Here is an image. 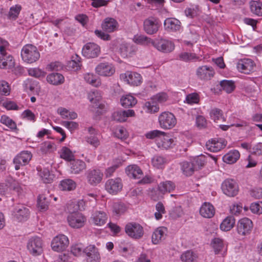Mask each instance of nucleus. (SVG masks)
Returning a JSON list of instances; mask_svg holds the SVG:
<instances>
[{
  "instance_id": "obj_1",
  "label": "nucleus",
  "mask_w": 262,
  "mask_h": 262,
  "mask_svg": "<svg viewBox=\"0 0 262 262\" xmlns=\"http://www.w3.org/2000/svg\"><path fill=\"white\" fill-rule=\"evenodd\" d=\"M145 136L148 139L156 138V141L159 148L167 149L172 147L174 140L168 134L159 130H154L147 133Z\"/></svg>"
},
{
  "instance_id": "obj_2",
  "label": "nucleus",
  "mask_w": 262,
  "mask_h": 262,
  "mask_svg": "<svg viewBox=\"0 0 262 262\" xmlns=\"http://www.w3.org/2000/svg\"><path fill=\"white\" fill-rule=\"evenodd\" d=\"M21 56L24 61L32 63L36 61L39 58L40 54L35 46L28 44L23 48Z\"/></svg>"
},
{
  "instance_id": "obj_3",
  "label": "nucleus",
  "mask_w": 262,
  "mask_h": 262,
  "mask_svg": "<svg viewBox=\"0 0 262 262\" xmlns=\"http://www.w3.org/2000/svg\"><path fill=\"white\" fill-rule=\"evenodd\" d=\"M224 194L229 197L236 196L239 192V186L237 182L233 179L225 180L221 185Z\"/></svg>"
},
{
  "instance_id": "obj_4",
  "label": "nucleus",
  "mask_w": 262,
  "mask_h": 262,
  "mask_svg": "<svg viewBox=\"0 0 262 262\" xmlns=\"http://www.w3.org/2000/svg\"><path fill=\"white\" fill-rule=\"evenodd\" d=\"M125 231L128 236L135 239L141 238L144 234L142 226L135 222L127 224L125 227Z\"/></svg>"
},
{
  "instance_id": "obj_5",
  "label": "nucleus",
  "mask_w": 262,
  "mask_h": 262,
  "mask_svg": "<svg viewBox=\"0 0 262 262\" xmlns=\"http://www.w3.org/2000/svg\"><path fill=\"white\" fill-rule=\"evenodd\" d=\"M159 122L161 128L171 129L176 124L177 120L173 114L164 112L159 116Z\"/></svg>"
},
{
  "instance_id": "obj_6",
  "label": "nucleus",
  "mask_w": 262,
  "mask_h": 262,
  "mask_svg": "<svg viewBox=\"0 0 262 262\" xmlns=\"http://www.w3.org/2000/svg\"><path fill=\"white\" fill-rule=\"evenodd\" d=\"M152 45L159 51L168 53L171 52L174 49V44L170 40L160 38L156 39L152 42Z\"/></svg>"
},
{
  "instance_id": "obj_7",
  "label": "nucleus",
  "mask_w": 262,
  "mask_h": 262,
  "mask_svg": "<svg viewBox=\"0 0 262 262\" xmlns=\"http://www.w3.org/2000/svg\"><path fill=\"white\" fill-rule=\"evenodd\" d=\"M103 177V172L99 169H89L85 172L87 182L91 186H95L101 183Z\"/></svg>"
},
{
  "instance_id": "obj_8",
  "label": "nucleus",
  "mask_w": 262,
  "mask_h": 262,
  "mask_svg": "<svg viewBox=\"0 0 262 262\" xmlns=\"http://www.w3.org/2000/svg\"><path fill=\"white\" fill-rule=\"evenodd\" d=\"M67 220L72 228H80L84 226L86 218L81 213L74 212L68 215Z\"/></svg>"
},
{
  "instance_id": "obj_9",
  "label": "nucleus",
  "mask_w": 262,
  "mask_h": 262,
  "mask_svg": "<svg viewBox=\"0 0 262 262\" xmlns=\"http://www.w3.org/2000/svg\"><path fill=\"white\" fill-rule=\"evenodd\" d=\"M27 248L32 254L40 255L42 252V240L38 236L31 237L28 241Z\"/></svg>"
},
{
  "instance_id": "obj_10",
  "label": "nucleus",
  "mask_w": 262,
  "mask_h": 262,
  "mask_svg": "<svg viewBox=\"0 0 262 262\" xmlns=\"http://www.w3.org/2000/svg\"><path fill=\"white\" fill-rule=\"evenodd\" d=\"M100 53V47L95 43L88 42L83 47L82 54L87 58L97 57Z\"/></svg>"
},
{
  "instance_id": "obj_11",
  "label": "nucleus",
  "mask_w": 262,
  "mask_h": 262,
  "mask_svg": "<svg viewBox=\"0 0 262 262\" xmlns=\"http://www.w3.org/2000/svg\"><path fill=\"white\" fill-rule=\"evenodd\" d=\"M69 244L67 236L63 234H59L55 236L51 243L52 249L57 252L64 250L67 248Z\"/></svg>"
},
{
  "instance_id": "obj_12",
  "label": "nucleus",
  "mask_w": 262,
  "mask_h": 262,
  "mask_svg": "<svg viewBox=\"0 0 262 262\" xmlns=\"http://www.w3.org/2000/svg\"><path fill=\"white\" fill-rule=\"evenodd\" d=\"M123 187L120 178L111 179L106 181L105 184L106 190L110 194H116L120 192Z\"/></svg>"
},
{
  "instance_id": "obj_13",
  "label": "nucleus",
  "mask_w": 262,
  "mask_h": 262,
  "mask_svg": "<svg viewBox=\"0 0 262 262\" xmlns=\"http://www.w3.org/2000/svg\"><path fill=\"white\" fill-rule=\"evenodd\" d=\"M196 75L200 79L208 81L214 76L215 71L212 67L204 65L196 69Z\"/></svg>"
},
{
  "instance_id": "obj_14",
  "label": "nucleus",
  "mask_w": 262,
  "mask_h": 262,
  "mask_svg": "<svg viewBox=\"0 0 262 262\" xmlns=\"http://www.w3.org/2000/svg\"><path fill=\"white\" fill-rule=\"evenodd\" d=\"M32 158L31 152L23 151L17 155L13 159V163L15 165V169L18 170L20 166L27 164Z\"/></svg>"
},
{
  "instance_id": "obj_15",
  "label": "nucleus",
  "mask_w": 262,
  "mask_h": 262,
  "mask_svg": "<svg viewBox=\"0 0 262 262\" xmlns=\"http://www.w3.org/2000/svg\"><path fill=\"white\" fill-rule=\"evenodd\" d=\"M13 218L18 222H24L28 220L30 215L28 208L22 205L16 206L13 212Z\"/></svg>"
},
{
  "instance_id": "obj_16",
  "label": "nucleus",
  "mask_w": 262,
  "mask_h": 262,
  "mask_svg": "<svg viewBox=\"0 0 262 262\" xmlns=\"http://www.w3.org/2000/svg\"><path fill=\"white\" fill-rule=\"evenodd\" d=\"M255 66V64L252 59L244 58L238 61L236 68L239 72L249 74L253 71Z\"/></svg>"
},
{
  "instance_id": "obj_17",
  "label": "nucleus",
  "mask_w": 262,
  "mask_h": 262,
  "mask_svg": "<svg viewBox=\"0 0 262 262\" xmlns=\"http://www.w3.org/2000/svg\"><path fill=\"white\" fill-rule=\"evenodd\" d=\"M253 223L251 220L244 217L239 220L237 224V231L239 234L246 235L251 232Z\"/></svg>"
},
{
  "instance_id": "obj_18",
  "label": "nucleus",
  "mask_w": 262,
  "mask_h": 262,
  "mask_svg": "<svg viewBox=\"0 0 262 262\" xmlns=\"http://www.w3.org/2000/svg\"><path fill=\"white\" fill-rule=\"evenodd\" d=\"M159 27V25L157 20L154 17L148 18L144 21V30L148 34L152 35L156 33Z\"/></svg>"
},
{
  "instance_id": "obj_19",
  "label": "nucleus",
  "mask_w": 262,
  "mask_h": 262,
  "mask_svg": "<svg viewBox=\"0 0 262 262\" xmlns=\"http://www.w3.org/2000/svg\"><path fill=\"white\" fill-rule=\"evenodd\" d=\"M226 145L224 139H211L206 143L207 149L211 152H217L224 148Z\"/></svg>"
},
{
  "instance_id": "obj_20",
  "label": "nucleus",
  "mask_w": 262,
  "mask_h": 262,
  "mask_svg": "<svg viewBox=\"0 0 262 262\" xmlns=\"http://www.w3.org/2000/svg\"><path fill=\"white\" fill-rule=\"evenodd\" d=\"M135 115V112L133 110H120L113 113L112 118L115 121L122 122L125 121L128 117H133Z\"/></svg>"
},
{
  "instance_id": "obj_21",
  "label": "nucleus",
  "mask_w": 262,
  "mask_h": 262,
  "mask_svg": "<svg viewBox=\"0 0 262 262\" xmlns=\"http://www.w3.org/2000/svg\"><path fill=\"white\" fill-rule=\"evenodd\" d=\"M88 256L89 262H99L100 258V254L98 249L94 246L90 245L84 248L83 250Z\"/></svg>"
},
{
  "instance_id": "obj_22",
  "label": "nucleus",
  "mask_w": 262,
  "mask_h": 262,
  "mask_svg": "<svg viewBox=\"0 0 262 262\" xmlns=\"http://www.w3.org/2000/svg\"><path fill=\"white\" fill-rule=\"evenodd\" d=\"M120 79L124 82H141L142 77L137 72L127 71L120 75Z\"/></svg>"
},
{
  "instance_id": "obj_23",
  "label": "nucleus",
  "mask_w": 262,
  "mask_h": 262,
  "mask_svg": "<svg viewBox=\"0 0 262 262\" xmlns=\"http://www.w3.org/2000/svg\"><path fill=\"white\" fill-rule=\"evenodd\" d=\"M70 171L73 174H79L86 168L85 163L80 159H73L70 163Z\"/></svg>"
},
{
  "instance_id": "obj_24",
  "label": "nucleus",
  "mask_w": 262,
  "mask_h": 262,
  "mask_svg": "<svg viewBox=\"0 0 262 262\" xmlns=\"http://www.w3.org/2000/svg\"><path fill=\"white\" fill-rule=\"evenodd\" d=\"M96 71L100 75L110 76L114 73L115 70L112 65L107 63H101L96 68Z\"/></svg>"
},
{
  "instance_id": "obj_25",
  "label": "nucleus",
  "mask_w": 262,
  "mask_h": 262,
  "mask_svg": "<svg viewBox=\"0 0 262 262\" xmlns=\"http://www.w3.org/2000/svg\"><path fill=\"white\" fill-rule=\"evenodd\" d=\"M165 29L168 31L176 32L181 29V23L174 18H167L164 22Z\"/></svg>"
},
{
  "instance_id": "obj_26",
  "label": "nucleus",
  "mask_w": 262,
  "mask_h": 262,
  "mask_svg": "<svg viewBox=\"0 0 262 262\" xmlns=\"http://www.w3.org/2000/svg\"><path fill=\"white\" fill-rule=\"evenodd\" d=\"M92 222L96 225L102 226L105 224L107 216L105 212L102 211H96L92 216Z\"/></svg>"
},
{
  "instance_id": "obj_27",
  "label": "nucleus",
  "mask_w": 262,
  "mask_h": 262,
  "mask_svg": "<svg viewBox=\"0 0 262 262\" xmlns=\"http://www.w3.org/2000/svg\"><path fill=\"white\" fill-rule=\"evenodd\" d=\"M51 196L48 191L47 194H40L37 199V205L41 210L45 211L48 209L50 203Z\"/></svg>"
},
{
  "instance_id": "obj_28",
  "label": "nucleus",
  "mask_w": 262,
  "mask_h": 262,
  "mask_svg": "<svg viewBox=\"0 0 262 262\" xmlns=\"http://www.w3.org/2000/svg\"><path fill=\"white\" fill-rule=\"evenodd\" d=\"M126 173L134 179H140L143 176V172L140 168L137 165H131L126 168Z\"/></svg>"
},
{
  "instance_id": "obj_29",
  "label": "nucleus",
  "mask_w": 262,
  "mask_h": 262,
  "mask_svg": "<svg viewBox=\"0 0 262 262\" xmlns=\"http://www.w3.org/2000/svg\"><path fill=\"white\" fill-rule=\"evenodd\" d=\"M166 228L160 227L156 229L153 232L151 236V241L154 244H158L166 237Z\"/></svg>"
},
{
  "instance_id": "obj_30",
  "label": "nucleus",
  "mask_w": 262,
  "mask_h": 262,
  "mask_svg": "<svg viewBox=\"0 0 262 262\" xmlns=\"http://www.w3.org/2000/svg\"><path fill=\"white\" fill-rule=\"evenodd\" d=\"M90 135L85 137L86 142L95 148H97L100 145V141L97 137V132L93 127L89 128Z\"/></svg>"
},
{
  "instance_id": "obj_31",
  "label": "nucleus",
  "mask_w": 262,
  "mask_h": 262,
  "mask_svg": "<svg viewBox=\"0 0 262 262\" xmlns=\"http://www.w3.org/2000/svg\"><path fill=\"white\" fill-rule=\"evenodd\" d=\"M21 8V6L18 4L13 6L10 7L8 13H6L2 16L10 20H15L18 18Z\"/></svg>"
},
{
  "instance_id": "obj_32",
  "label": "nucleus",
  "mask_w": 262,
  "mask_h": 262,
  "mask_svg": "<svg viewBox=\"0 0 262 262\" xmlns=\"http://www.w3.org/2000/svg\"><path fill=\"white\" fill-rule=\"evenodd\" d=\"M101 26L104 31L112 32L117 30L118 25L115 19L107 17L104 20Z\"/></svg>"
},
{
  "instance_id": "obj_33",
  "label": "nucleus",
  "mask_w": 262,
  "mask_h": 262,
  "mask_svg": "<svg viewBox=\"0 0 262 262\" xmlns=\"http://www.w3.org/2000/svg\"><path fill=\"white\" fill-rule=\"evenodd\" d=\"M15 67V61L13 57L8 55L7 56L0 55V68L12 69Z\"/></svg>"
},
{
  "instance_id": "obj_34",
  "label": "nucleus",
  "mask_w": 262,
  "mask_h": 262,
  "mask_svg": "<svg viewBox=\"0 0 262 262\" xmlns=\"http://www.w3.org/2000/svg\"><path fill=\"white\" fill-rule=\"evenodd\" d=\"M214 207L210 203H204L200 209L201 215L206 218L212 217L214 215Z\"/></svg>"
},
{
  "instance_id": "obj_35",
  "label": "nucleus",
  "mask_w": 262,
  "mask_h": 262,
  "mask_svg": "<svg viewBox=\"0 0 262 262\" xmlns=\"http://www.w3.org/2000/svg\"><path fill=\"white\" fill-rule=\"evenodd\" d=\"M240 154L238 150H233L226 154L223 157L224 162L228 164H233L237 161L239 158Z\"/></svg>"
},
{
  "instance_id": "obj_36",
  "label": "nucleus",
  "mask_w": 262,
  "mask_h": 262,
  "mask_svg": "<svg viewBox=\"0 0 262 262\" xmlns=\"http://www.w3.org/2000/svg\"><path fill=\"white\" fill-rule=\"evenodd\" d=\"M57 112L63 119L74 120L78 117L77 114L75 112H71L67 108L62 107L58 108Z\"/></svg>"
},
{
  "instance_id": "obj_37",
  "label": "nucleus",
  "mask_w": 262,
  "mask_h": 262,
  "mask_svg": "<svg viewBox=\"0 0 262 262\" xmlns=\"http://www.w3.org/2000/svg\"><path fill=\"white\" fill-rule=\"evenodd\" d=\"M37 170L38 174L44 183H50L53 179V176L50 174V171L47 168L41 169L37 167Z\"/></svg>"
},
{
  "instance_id": "obj_38",
  "label": "nucleus",
  "mask_w": 262,
  "mask_h": 262,
  "mask_svg": "<svg viewBox=\"0 0 262 262\" xmlns=\"http://www.w3.org/2000/svg\"><path fill=\"white\" fill-rule=\"evenodd\" d=\"M120 102L122 106L130 107H133L137 103V100L132 95H126L121 97Z\"/></svg>"
},
{
  "instance_id": "obj_39",
  "label": "nucleus",
  "mask_w": 262,
  "mask_h": 262,
  "mask_svg": "<svg viewBox=\"0 0 262 262\" xmlns=\"http://www.w3.org/2000/svg\"><path fill=\"white\" fill-rule=\"evenodd\" d=\"M235 224V219L232 216H228L221 224L220 228L222 230L228 231L230 230Z\"/></svg>"
},
{
  "instance_id": "obj_40",
  "label": "nucleus",
  "mask_w": 262,
  "mask_h": 262,
  "mask_svg": "<svg viewBox=\"0 0 262 262\" xmlns=\"http://www.w3.org/2000/svg\"><path fill=\"white\" fill-rule=\"evenodd\" d=\"M250 8L253 14L262 16V3L259 1H252L250 2Z\"/></svg>"
},
{
  "instance_id": "obj_41",
  "label": "nucleus",
  "mask_w": 262,
  "mask_h": 262,
  "mask_svg": "<svg viewBox=\"0 0 262 262\" xmlns=\"http://www.w3.org/2000/svg\"><path fill=\"white\" fill-rule=\"evenodd\" d=\"M76 186V183L73 180L70 179L62 180L59 185L61 190L67 191L74 190Z\"/></svg>"
},
{
  "instance_id": "obj_42",
  "label": "nucleus",
  "mask_w": 262,
  "mask_h": 262,
  "mask_svg": "<svg viewBox=\"0 0 262 262\" xmlns=\"http://www.w3.org/2000/svg\"><path fill=\"white\" fill-rule=\"evenodd\" d=\"M120 53L122 57L131 56L135 52V50L129 44L122 43L119 49Z\"/></svg>"
},
{
  "instance_id": "obj_43",
  "label": "nucleus",
  "mask_w": 262,
  "mask_h": 262,
  "mask_svg": "<svg viewBox=\"0 0 262 262\" xmlns=\"http://www.w3.org/2000/svg\"><path fill=\"white\" fill-rule=\"evenodd\" d=\"M174 184L171 181L161 182L158 186L159 191L162 193L170 192L174 190Z\"/></svg>"
},
{
  "instance_id": "obj_44",
  "label": "nucleus",
  "mask_w": 262,
  "mask_h": 262,
  "mask_svg": "<svg viewBox=\"0 0 262 262\" xmlns=\"http://www.w3.org/2000/svg\"><path fill=\"white\" fill-rule=\"evenodd\" d=\"M180 165L181 169L183 174L186 176H190L193 173L194 171V167L192 165L191 162L184 161L181 163Z\"/></svg>"
},
{
  "instance_id": "obj_45",
  "label": "nucleus",
  "mask_w": 262,
  "mask_h": 262,
  "mask_svg": "<svg viewBox=\"0 0 262 262\" xmlns=\"http://www.w3.org/2000/svg\"><path fill=\"white\" fill-rule=\"evenodd\" d=\"M113 213L117 215H121L127 210V207L124 204L120 202L114 203L112 205Z\"/></svg>"
},
{
  "instance_id": "obj_46",
  "label": "nucleus",
  "mask_w": 262,
  "mask_h": 262,
  "mask_svg": "<svg viewBox=\"0 0 262 262\" xmlns=\"http://www.w3.org/2000/svg\"><path fill=\"white\" fill-rule=\"evenodd\" d=\"M134 41L138 44L144 45H152V42L154 41L149 37L144 35H137L134 37Z\"/></svg>"
},
{
  "instance_id": "obj_47",
  "label": "nucleus",
  "mask_w": 262,
  "mask_h": 262,
  "mask_svg": "<svg viewBox=\"0 0 262 262\" xmlns=\"http://www.w3.org/2000/svg\"><path fill=\"white\" fill-rule=\"evenodd\" d=\"M0 121L2 124L6 125L12 130L17 129L15 122L6 115H2L1 117Z\"/></svg>"
},
{
  "instance_id": "obj_48",
  "label": "nucleus",
  "mask_w": 262,
  "mask_h": 262,
  "mask_svg": "<svg viewBox=\"0 0 262 262\" xmlns=\"http://www.w3.org/2000/svg\"><path fill=\"white\" fill-rule=\"evenodd\" d=\"M152 165L157 168H162L166 163V159L161 156L156 155L151 160Z\"/></svg>"
},
{
  "instance_id": "obj_49",
  "label": "nucleus",
  "mask_w": 262,
  "mask_h": 262,
  "mask_svg": "<svg viewBox=\"0 0 262 262\" xmlns=\"http://www.w3.org/2000/svg\"><path fill=\"white\" fill-rule=\"evenodd\" d=\"M24 88L25 91L30 94H37L40 91V87L36 83H32L30 84L26 83L24 85Z\"/></svg>"
},
{
  "instance_id": "obj_50",
  "label": "nucleus",
  "mask_w": 262,
  "mask_h": 262,
  "mask_svg": "<svg viewBox=\"0 0 262 262\" xmlns=\"http://www.w3.org/2000/svg\"><path fill=\"white\" fill-rule=\"evenodd\" d=\"M144 110L147 113H155L159 111V107L153 100L152 102H146L144 105Z\"/></svg>"
},
{
  "instance_id": "obj_51",
  "label": "nucleus",
  "mask_w": 262,
  "mask_h": 262,
  "mask_svg": "<svg viewBox=\"0 0 262 262\" xmlns=\"http://www.w3.org/2000/svg\"><path fill=\"white\" fill-rule=\"evenodd\" d=\"M196 257V254L191 250L184 252L181 256V260L184 262H193Z\"/></svg>"
},
{
  "instance_id": "obj_52",
  "label": "nucleus",
  "mask_w": 262,
  "mask_h": 262,
  "mask_svg": "<svg viewBox=\"0 0 262 262\" xmlns=\"http://www.w3.org/2000/svg\"><path fill=\"white\" fill-rule=\"evenodd\" d=\"M47 82H64V76L59 73H52L47 77Z\"/></svg>"
},
{
  "instance_id": "obj_53",
  "label": "nucleus",
  "mask_w": 262,
  "mask_h": 262,
  "mask_svg": "<svg viewBox=\"0 0 262 262\" xmlns=\"http://www.w3.org/2000/svg\"><path fill=\"white\" fill-rule=\"evenodd\" d=\"M199 11V7L198 6H191L190 7L186 8L185 14L187 17L192 18L198 15Z\"/></svg>"
},
{
  "instance_id": "obj_54",
  "label": "nucleus",
  "mask_w": 262,
  "mask_h": 262,
  "mask_svg": "<svg viewBox=\"0 0 262 262\" xmlns=\"http://www.w3.org/2000/svg\"><path fill=\"white\" fill-rule=\"evenodd\" d=\"M212 246L214 250L215 253H219L224 247L223 241L220 238H214L211 242Z\"/></svg>"
},
{
  "instance_id": "obj_55",
  "label": "nucleus",
  "mask_w": 262,
  "mask_h": 262,
  "mask_svg": "<svg viewBox=\"0 0 262 262\" xmlns=\"http://www.w3.org/2000/svg\"><path fill=\"white\" fill-rule=\"evenodd\" d=\"M60 157L67 161L71 162L73 160L74 156L69 148L63 147L61 149Z\"/></svg>"
},
{
  "instance_id": "obj_56",
  "label": "nucleus",
  "mask_w": 262,
  "mask_h": 262,
  "mask_svg": "<svg viewBox=\"0 0 262 262\" xmlns=\"http://www.w3.org/2000/svg\"><path fill=\"white\" fill-rule=\"evenodd\" d=\"M28 74L30 76L37 78L44 77L46 73L38 68H32L28 70Z\"/></svg>"
},
{
  "instance_id": "obj_57",
  "label": "nucleus",
  "mask_w": 262,
  "mask_h": 262,
  "mask_svg": "<svg viewBox=\"0 0 262 262\" xmlns=\"http://www.w3.org/2000/svg\"><path fill=\"white\" fill-rule=\"evenodd\" d=\"M61 124L71 133L78 129L79 127L78 123L74 121H62Z\"/></svg>"
},
{
  "instance_id": "obj_58",
  "label": "nucleus",
  "mask_w": 262,
  "mask_h": 262,
  "mask_svg": "<svg viewBox=\"0 0 262 262\" xmlns=\"http://www.w3.org/2000/svg\"><path fill=\"white\" fill-rule=\"evenodd\" d=\"M192 165L194 167V170H197L203 166L204 164V158L196 157L193 159L191 162Z\"/></svg>"
},
{
  "instance_id": "obj_59",
  "label": "nucleus",
  "mask_w": 262,
  "mask_h": 262,
  "mask_svg": "<svg viewBox=\"0 0 262 262\" xmlns=\"http://www.w3.org/2000/svg\"><path fill=\"white\" fill-rule=\"evenodd\" d=\"M84 250V247L81 244H76L71 247V252L75 256H79L83 253Z\"/></svg>"
},
{
  "instance_id": "obj_60",
  "label": "nucleus",
  "mask_w": 262,
  "mask_h": 262,
  "mask_svg": "<svg viewBox=\"0 0 262 262\" xmlns=\"http://www.w3.org/2000/svg\"><path fill=\"white\" fill-rule=\"evenodd\" d=\"M217 86L220 90L223 89L227 93L232 92L235 88L234 83H219Z\"/></svg>"
},
{
  "instance_id": "obj_61",
  "label": "nucleus",
  "mask_w": 262,
  "mask_h": 262,
  "mask_svg": "<svg viewBox=\"0 0 262 262\" xmlns=\"http://www.w3.org/2000/svg\"><path fill=\"white\" fill-rule=\"evenodd\" d=\"M210 116L211 118L214 121H217L222 118V111L217 108H213L210 112Z\"/></svg>"
},
{
  "instance_id": "obj_62",
  "label": "nucleus",
  "mask_w": 262,
  "mask_h": 262,
  "mask_svg": "<svg viewBox=\"0 0 262 262\" xmlns=\"http://www.w3.org/2000/svg\"><path fill=\"white\" fill-rule=\"evenodd\" d=\"M250 210L254 213H262V202L253 203L250 205Z\"/></svg>"
},
{
  "instance_id": "obj_63",
  "label": "nucleus",
  "mask_w": 262,
  "mask_h": 262,
  "mask_svg": "<svg viewBox=\"0 0 262 262\" xmlns=\"http://www.w3.org/2000/svg\"><path fill=\"white\" fill-rule=\"evenodd\" d=\"M80 58L76 55L75 59L72 60L69 63V67L74 71L79 70L81 66L80 61Z\"/></svg>"
},
{
  "instance_id": "obj_64",
  "label": "nucleus",
  "mask_w": 262,
  "mask_h": 262,
  "mask_svg": "<svg viewBox=\"0 0 262 262\" xmlns=\"http://www.w3.org/2000/svg\"><path fill=\"white\" fill-rule=\"evenodd\" d=\"M179 58L181 60L185 61H188L194 59H198L195 54L183 52L179 55Z\"/></svg>"
}]
</instances>
